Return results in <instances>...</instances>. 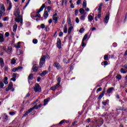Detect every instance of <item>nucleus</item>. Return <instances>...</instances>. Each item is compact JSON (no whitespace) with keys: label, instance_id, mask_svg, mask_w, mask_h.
<instances>
[{"label":"nucleus","instance_id":"obj_1","mask_svg":"<svg viewBox=\"0 0 127 127\" xmlns=\"http://www.w3.org/2000/svg\"><path fill=\"white\" fill-rule=\"evenodd\" d=\"M45 7V4H43L41 7L40 8L39 10H36V17H38L39 18H40L41 17V15L39 13L40 12H41L42 10L44 9Z\"/></svg>","mask_w":127,"mask_h":127},{"label":"nucleus","instance_id":"obj_2","mask_svg":"<svg viewBox=\"0 0 127 127\" xmlns=\"http://www.w3.org/2000/svg\"><path fill=\"white\" fill-rule=\"evenodd\" d=\"M46 59V57L45 56H42L41 57L40 61V64H39L40 68H42V67H43V65H44L45 63Z\"/></svg>","mask_w":127,"mask_h":127},{"label":"nucleus","instance_id":"obj_3","mask_svg":"<svg viewBox=\"0 0 127 127\" xmlns=\"http://www.w3.org/2000/svg\"><path fill=\"white\" fill-rule=\"evenodd\" d=\"M34 90L36 92H39L40 93L41 92V87H40L38 83H36L34 87Z\"/></svg>","mask_w":127,"mask_h":127},{"label":"nucleus","instance_id":"obj_4","mask_svg":"<svg viewBox=\"0 0 127 127\" xmlns=\"http://www.w3.org/2000/svg\"><path fill=\"white\" fill-rule=\"evenodd\" d=\"M20 11L18 9H15L14 12V15L16 17H19L20 16Z\"/></svg>","mask_w":127,"mask_h":127},{"label":"nucleus","instance_id":"obj_5","mask_svg":"<svg viewBox=\"0 0 127 127\" xmlns=\"http://www.w3.org/2000/svg\"><path fill=\"white\" fill-rule=\"evenodd\" d=\"M43 105H42V104H40V105H39L38 106H35L33 107H32V108H30L29 110H28V112H32V111H33V110H34V109L37 110V109H38V108H40V107H42Z\"/></svg>","mask_w":127,"mask_h":127},{"label":"nucleus","instance_id":"obj_6","mask_svg":"<svg viewBox=\"0 0 127 127\" xmlns=\"http://www.w3.org/2000/svg\"><path fill=\"white\" fill-rule=\"evenodd\" d=\"M54 67H56V68H57V69H58V70H60V69H61V68H62V66H61V65H60L59 63H55L54 64Z\"/></svg>","mask_w":127,"mask_h":127},{"label":"nucleus","instance_id":"obj_7","mask_svg":"<svg viewBox=\"0 0 127 127\" xmlns=\"http://www.w3.org/2000/svg\"><path fill=\"white\" fill-rule=\"evenodd\" d=\"M57 46L58 48H59V49H61L62 44H61V40H60V38L57 39Z\"/></svg>","mask_w":127,"mask_h":127},{"label":"nucleus","instance_id":"obj_8","mask_svg":"<svg viewBox=\"0 0 127 127\" xmlns=\"http://www.w3.org/2000/svg\"><path fill=\"white\" fill-rule=\"evenodd\" d=\"M12 87H13V84H12V82H9L8 87L6 88V91L7 92H8V90H11L12 88Z\"/></svg>","mask_w":127,"mask_h":127},{"label":"nucleus","instance_id":"obj_9","mask_svg":"<svg viewBox=\"0 0 127 127\" xmlns=\"http://www.w3.org/2000/svg\"><path fill=\"white\" fill-rule=\"evenodd\" d=\"M53 19L54 20L55 23H57L58 21V18L57 17V13H55L53 16Z\"/></svg>","mask_w":127,"mask_h":127},{"label":"nucleus","instance_id":"obj_10","mask_svg":"<svg viewBox=\"0 0 127 127\" xmlns=\"http://www.w3.org/2000/svg\"><path fill=\"white\" fill-rule=\"evenodd\" d=\"M15 20L16 22H21V23H22V18L21 17V16L16 18L15 19Z\"/></svg>","mask_w":127,"mask_h":127},{"label":"nucleus","instance_id":"obj_11","mask_svg":"<svg viewBox=\"0 0 127 127\" xmlns=\"http://www.w3.org/2000/svg\"><path fill=\"white\" fill-rule=\"evenodd\" d=\"M110 20V14H107L105 18H104V22L105 23H108L109 22V20Z\"/></svg>","mask_w":127,"mask_h":127},{"label":"nucleus","instance_id":"obj_12","mask_svg":"<svg viewBox=\"0 0 127 127\" xmlns=\"http://www.w3.org/2000/svg\"><path fill=\"white\" fill-rule=\"evenodd\" d=\"M12 51V47L9 46L7 47V50L6 51V53H7V54H10Z\"/></svg>","mask_w":127,"mask_h":127},{"label":"nucleus","instance_id":"obj_13","mask_svg":"<svg viewBox=\"0 0 127 127\" xmlns=\"http://www.w3.org/2000/svg\"><path fill=\"white\" fill-rule=\"evenodd\" d=\"M0 10L2 11H5V7L3 4H0Z\"/></svg>","mask_w":127,"mask_h":127},{"label":"nucleus","instance_id":"obj_14","mask_svg":"<svg viewBox=\"0 0 127 127\" xmlns=\"http://www.w3.org/2000/svg\"><path fill=\"white\" fill-rule=\"evenodd\" d=\"M2 117L3 122H6V121L8 120V117H7V115L6 114H4Z\"/></svg>","mask_w":127,"mask_h":127},{"label":"nucleus","instance_id":"obj_15","mask_svg":"<svg viewBox=\"0 0 127 127\" xmlns=\"http://www.w3.org/2000/svg\"><path fill=\"white\" fill-rule=\"evenodd\" d=\"M96 123L98 125H100V126H102L104 123V120L102 119H100L98 121H96Z\"/></svg>","mask_w":127,"mask_h":127},{"label":"nucleus","instance_id":"obj_16","mask_svg":"<svg viewBox=\"0 0 127 127\" xmlns=\"http://www.w3.org/2000/svg\"><path fill=\"white\" fill-rule=\"evenodd\" d=\"M43 15L45 19H46L47 17H48V15H49V14H48V11H45Z\"/></svg>","mask_w":127,"mask_h":127},{"label":"nucleus","instance_id":"obj_17","mask_svg":"<svg viewBox=\"0 0 127 127\" xmlns=\"http://www.w3.org/2000/svg\"><path fill=\"white\" fill-rule=\"evenodd\" d=\"M104 94H105V90L102 91V93L100 94V95L98 98V100H101V99H102L104 97Z\"/></svg>","mask_w":127,"mask_h":127},{"label":"nucleus","instance_id":"obj_18","mask_svg":"<svg viewBox=\"0 0 127 127\" xmlns=\"http://www.w3.org/2000/svg\"><path fill=\"white\" fill-rule=\"evenodd\" d=\"M114 91V87H111L110 88H108V89L107 91V93L108 94H111Z\"/></svg>","mask_w":127,"mask_h":127},{"label":"nucleus","instance_id":"obj_19","mask_svg":"<svg viewBox=\"0 0 127 127\" xmlns=\"http://www.w3.org/2000/svg\"><path fill=\"white\" fill-rule=\"evenodd\" d=\"M65 123H66V124H68L69 123V121H67L65 120H63L62 121H61L60 123H59V125H63V124H65Z\"/></svg>","mask_w":127,"mask_h":127},{"label":"nucleus","instance_id":"obj_20","mask_svg":"<svg viewBox=\"0 0 127 127\" xmlns=\"http://www.w3.org/2000/svg\"><path fill=\"white\" fill-rule=\"evenodd\" d=\"M60 87V85H58V84H57L55 86H53L51 88V90H52L53 91H55V90H56L57 88H59Z\"/></svg>","mask_w":127,"mask_h":127},{"label":"nucleus","instance_id":"obj_21","mask_svg":"<svg viewBox=\"0 0 127 127\" xmlns=\"http://www.w3.org/2000/svg\"><path fill=\"white\" fill-rule=\"evenodd\" d=\"M4 41V38H3V35L0 34V42H3Z\"/></svg>","mask_w":127,"mask_h":127},{"label":"nucleus","instance_id":"obj_22","mask_svg":"<svg viewBox=\"0 0 127 127\" xmlns=\"http://www.w3.org/2000/svg\"><path fill=\"white\" fill-rule=\"evenodd\" d=\"M0 63L1 64V67H3L4 66V63L3 62V59L2 58H0Z\"/></svg>","mask_w":127,"mask_h":127},{"label":"nucleus","instance_id":"obj_23","mask_svg":"<svg viewBox=\"0 0 127 127\" xmlns=\"http://www.w3.org/2000/svg\"><path fill=\"white\" fill-rule=\"evenodd\" d=\"M32 70H33V72H37L38 67L34 65L32 68Z\"/></svg>","mask_w":127,"mask_h":127},{"label":"nucleus","instance_id":"obj_24","mask_svg":"<svg viewBox=\"0 0 127 127\" xmlns=\"http://www.w3.org/2000/svg\"><path fill=\"white\" fill-rule=\"evenodd\" d=\"M21 66H18V67H15L12 69L13 72H16V71H18L19 69H21Z\"/></svg>","mask_w":127,"mask_h":127},{"label":"nucleus","instance_id":"obj_25","mask_svg":"<svg viewBox=\"0 0 127 127\" xmlns=\"http://www.w3.org/2000/svg\"><path fill=\"white\" fill-rule=\"evenodd\" d=\"M36 16V13L35 12H32L31 13V17L33 19H35Z\"/></svg>","mask_w":127,"mask_h":127},{"label":"nucleus","instance_id":"obj_26","mask_svg":"<svg viewBox=\"0 0 127 127\" xmlns=\"http://www.w3.org/2000/svg\"><path fill=\"white\" fill-rule=\"evenodd\" d=\"M68 34H70L71 33V32L72 31V30L74 28V27L71 26L70 27H68Z\"/></svg>","mask_w":127,"mask_h":127},{"label":"nucleus","instance_id":"obj_27","mask_svg":"<svg viewBox=\"0 0 127 127\" xmlns=\"http://www.w3.org/2000/svg\"><path fill=\"white\" fill-rule=\"evenodd\" d=\"M49 101H50V98L46 99L44 100V106H46L48 103Z\"/></svg>","mask_w":127,"mask_h":127},{"label":"nucleus","instance_id":"obj_28","mask_svg":"<svg viewBox=\"0 0 127 127\" xmlns=\"http://www.w3.org/2000/svg\"><path fill=\"white\" fill-rule=\"evenodd\" d=\"M88 19L90 22H92L93 19H94V17L92 16V15H89L88 16Z\"/></svg>","mask_w":127,"mask_h":127},{"label":"nucleus","instance_id":"obj_29","mask_svg":"<svg viewBox=\"0 0 127 127\" xmlns=\"http://www.w3.org/2000/svg\"><path fill=\"white\" fill-rule=\"evenodd\" d=\"M47 73H48V71L45 70V71H43V72L42 73L40 74V76H41V77H44V75H46V74H47Z\"/></svg>","mask_w":127,"mask_h":127},{"label":"nucleus","instance_id":"obj_30","mask_svg":"<svg viewBox=\"0 0 127 127\" xmlns=\"http://www.w3.org/2000/svg\"><path fill=\"white\" fill-rule=\"evenodd\" d=\"M87 7V2L86 0H84L82 4V7L83 8H86Z\"/></svg>","mask_w":127,"mask_h":127},{"label":"nucleus","instance_id":"obj_31","mask_svg":"<svg viewBox=\"0 0 127 127\" xmlns=\"http://www.w3.org/2000/svg\"><path fill=\"white\" fill-rule=\"evenodd\" d=\"M21 44V42H19L17 44H16L15 45V48H17V49L20 48V47H21L20 44Z\"/></svg>","mask_w":127,"mask_h":127},{"label":"nucleus","instance_id":"obj_32","mask_svg":"<svg viewBox=\"0 0 127 127\" xmlns=\"http://www.w3.org/2000/svg\"><path fill=\"white\" fill-rule=\"evenodd\" d=\"M16 29H17V25L15 24L13 26V32H16Z\"/></svg>","mask_w":127,"mask_h":127},{"label":"nucleus","instance_id":"obj_33","mask_svg":"<svg viewBox=\"0 0 127 127\" xmlns=\"http://www.w3.org/2000/svg\"><path fill=\"white\" fill-rule=\"evenodd\" d=\"M3 83L5 84V85H7V84H8V82L7 81V77L5 76L4 78Z\"/></svg>","mask_w":127,"mask_h":127},{"label":"nucleus","instance_id":"obj_34","mask_svg":"<svg viewBox=\"0 0 127 127\" xmlns=\"http://www.w3.org/2000/svg\"><path fill=\"white\" fill-rule=\"evenodd\" d=\"M57 81L58 82L57 83L58 86H60V83H61V77H58Z\"/></svg>","mask_w":127,"mask_h":127},{"label":"nucleus","instance_id":"obj_35","mask_svg":"<svg viewBox=\"0 0 127 127\" xmlns=\"http://www.w3.org/2000/svg\"><path fill=\"white\" fill-rule=\"evenodd\" d=\"M5 15V11L0 10V16H3Z\"/></svg>","mask_w":127,"mask_h":127},{"label":"nucleus","instance_id":"obj_36","mask_svg":"<svg viewBox=\"0 0 127 127\" xmlns=\"http://www.w3.org/2000/svg\"><path fill=\"white\" fill-rule=\"evenodd\" d=\"M68 31L67 28V25H65L64 28V33H67V31Z\"/></svg>","mask_w":127,"mask_h":127},{"label":"nucleus","instance_id":"obj_37","mask_svg":"<svg viewBox=\"0 0 127 127\" xmlns=\"http://www.w3.org/2000/svg\"><path fill=\"white\" fill-rule=\"evenodd\" d=\"M28 80H33V74H32V73H31L28 78Z\"/></svg>","mask_w":127,"mask_h":127},{"label":"nucleus","instance_id":"obj_38","mask_svg":"<svg viewBox=\"0 0 127 127\" xmlns=\"http://www.w3.org/2000/svg\"><path fill=\"white\" fill-rule=\"evenodd\" d=\"M9 18L8 16H6L3 18L4 21H8Z\"/></svg>","mask_w":127,"mask_h":127},{"label":"nucleus","instance_id":"obj_39","mask_svg":"<svg viewBox=\"0 0 127 127\" xmlns=\"http://www.w3.org/2000/svg\"><path fill=\"white\" fill-rule=\"evenodd\" d=\"M15 63H16V61H15V59H14V58H13V59H12L11 60V64L13 65L14 64H15Z\"/></svg>","mask_w":127,"mask_h":127},{"label":"nucleus","instance_id":"obj_40","mask_svg":"<svg viewBox=\"0 0 127 127\" xmlns=\"http://www.w3.org/2000/svg\"><path fill=\"white\" fill-rule=\"evenodd\" d=\"M116 78L118 79V80H121L122 79V75L120 74H118L116 76Z\"/></svg>","mask_w":127,"mask_h":127},{"label":"nucleus","instance_id":"obj_41","mask_svg":"<svg viewBox=\"0 0 127 127\" xmlns=\"http://www.w3.org/2000/svg\"><path fill=\"white\" fill-rule=\"evenodd\" d=\"M79 12L81 14H83V13H84V12H85V10H84V9H83V8H80L79 9Z\"/></svg>","mask_w":127,"mask_h":127},{"label":"nucleus","instance_id":"obj_42","mask_svg":"<svg viewBox=\"0 0 127 127\" xmlns=\"http://www.w3.org/2000/svg\"><path fill=\"white\" fill-rule=\"evenodd\" d=\"M4 86V84H3V82L0 81V88H1V89L3 88V86Z\"/></svg>","mask_w":127,"mask_h":127},{"label":"nucleus","instance_id":"obj_43","mask_svg":"<svg viewBox=\"0 0 127 127\" xmlns=\"http://www.w3.org/2000/svg\"><path fill=\"white\" fill-rule=\"evenodd\" d=\"M108 103H109V100H106L102 102V104L103 105H104V106H106L107 104H108Z\"/></svg>","mask_w":127,"mask_h":127},{"label":"nucleus","instance_id":"obj_44","mask_svg":"<svg viewBox=\"0 0 127 127\" xmlns=\"http://www.w3.org/2000/svg\"><path fill=\"white\" fill-rule=\"evenodd\" d=\"M87 38H88V35L85 34V35L84 36V37H83V39H82V41H85V40H86Z\"/></svg>","mask_w":127,"mask_h":127},{"label":"nucleus","instance_id":"obj_45","mask_svg":"<svg viewBox=\"0 0 127 127\" xmlns=\"http://www.w3.org/2000/svg\"><path fill=\"white\" fill-rule=\"evenodd\" d=\"M86 17V16L85 15H82L80 16V19L81 20H85V17Z\"/></svg>","mask_w":127,"mask_h":127},{"label":"nucleus","instance_id":"obj_46","mask_svg":"<svg viewBox=\"0 0 127 127\" xmlns=\"http://www.w3.org/2000/svg\"><path fill=\"white\" fill-rule=\"evenodd\" d=\"M104 60H109V55L104 56Z\"/></svg>","mask_w":127,"mask_h":127},{"label":"nucleus","instance_id":"obj_47","mask_svg":"<svg viewBox=\"0 0 127 127\" xmlns=\"http://www.w3.org/2000/svg\"><path fill=\"white\" fill-rule=\"evenodd\" d=\"M37 42H38L37 39H35L33 40V43H34V44H37Z\"/></svg>","mask_w":127,"mask_h":127},{"label":"nucleus","instance_id":"obj_48","mask_svg":"<svg viewBox=\"0 0 127 127\" xmlns=\"http://www.w3.org/2000/svg\"><path fill=\"white\" fill-rule=\"evenodd\" d=\"M121 72L122 73H123V74H126V73H127V71H126V70H125V69H124V68H121Z\"/></svg>","mask_w":127,"mask_h":127},{"label":"nucleus","instance_id":"obj_49","mask_svg":"<svg viewBox=\"0 0 127 127\" xmlns=\"http://www.w3.org/2000/svg\"><path fill=\"white\" fill-rule=\"evenodd\" d=\"M11 9V4L10 3H9V6L7 8V10H10Z\"/></svg>","mask_w":127,"mask_h":127},{"label":"nucleus","instance_id":"obj_50","mask_svg":"<svg viewBox=\"0 0 127 127\" xmlns=\"http://www.w3.org/2000/svg\"><path fill=\"white\" fill-rule=\"evenodd\" d=\"M101 11H102V7H99L98 9V13H101Z\"/></svg>","mask_w":127,"mask_h":127},{"label":"nucleus","instance_id":"obj_51","mask_svg":"<svg viewBox=\"0 0 127 127\" xmlns=\"http://www.w3.org/2000/svg\"><path fill=\"white\" fill-rule=\"evenodd\" d=\"M84 28H81L79 30L80 33H83V32H84Z\"/></svg>","mask_w":127,"mask_h":127},{"label":"nucleus","instance_id":"obj_52","mask_svg":"<svg viewBox=\"0 0 127 127\" xmlns=\"http://www.w3.org/2000/svg\"><path fill=\"white\" fill-rule=\"evenodd\" d=\"M30 112H26L25 113V115H24V116H23V117H26V116H27L28 114H30Z\"/></svg>","mask_w":127,"mask_h":127},{"label":"nucleus","instance_id":"obj_53","mask_svg":"<svg viewBox=\"0 0 127 127\" xmlns=\"http://www.w3.org/2000/svg\"><path fill=\"white\" fill-rule=\"evenodd\" d=\"M47 9H48V12H49L50 11V10H51V6H48V7H47Z\"/></svg>","mask_w":127,"mask_h":127},{"label":"nucleus","instance_id":"obj_54","mask_svg":"<svg viewBox=\"0 0 127 127\" xmlns=\"http://www.w3.org/2000/svg\"><path fill=\"white\" fill-rule=\"evenodd\" d=\"M68 26L70 27L72 26V22H67Z\"/></svg>","mask_w":127,"mask_h":127},{"label":"nucleus","instance_id":"obj_55","mask_svg":"<svg viewBox=\"0 0 127 127\" xmlns=\"http://www.w3.org/2000/svg\"><path fill=\"white\" fill-rule=\"evenodd\" d=\"M81 44L83 47H85V46H86V44H85V43L83 41H82Z\"/></svg>","mask_w":127,"mask_h":127},{"label":"nucleus","instance_id":"obj_56","mask_svg":"<svg viewBox=\"0 0 127 127\" xmlns=\"http://www.w3.org/2000/svg\"><path fill=\"white\" fill-rule=\"evenodd\" d=\"M102 88L101 87L98 88L97 89V93H98V92H101V91H102Z\"/></svg>","mask_w":127,"mask_h":127},{"label":"nucleus","instance_id":"obj_57","mask_svg":"<svg viewBox=\"0 0 127 127\" xmlns=\"http://www.w3.org/2000/svg\"><path fill=\"white\" fill-rule=\"evenodd\" d=\"M9 115H10V116H13V115H15V112H9Z\"/></svg>","mask_w":127,"mask_h":127},{"label":"nucleus","instance_id":"obj_58","mask_svg":"<svg viewBox=\"0 0 127 127\" xmlns=\"http://www.w3.org/2000/svg\"><path fill=\"white\" fill-rule=\"evenodd\" d=\"M79 18L77 17L75 19V22H76V23H79Z\"/></svg>","mask_w":127,"mask_h":127},{"label":"nucleus","instance_id":"obj_59","mask_svg":"<svg viewBox=\"0 0 127 127\" xmlns=\"http://www.w3.org/2000/svg\"><path fill=\"white\" fill-rule=\"evenodd\" d=\"M41 28H42V29L45 28V25L44 24H42L41 25Z\"/></svg>","mask_w":127,"mask_h":127},{"label":"nucleus","instance_id":"obj_60","mask_svg":"<svg viewBox=\"0 0 127 127\" xmlns=\"http://www.w3.org/2000/svg\"><path fill=\"white\" fill-rule=\"evenodd\" d=\"M2 49L4 51L6 52V47H2Z\"/></svg>","mask_w":127,"mask_h":127},{"label":"nucleus","instance_id":"obj_61","mask_svg":"<svg viewBox=\"0 0 127 127\" xmlns=\"http://www.w3.org/2000/svg\"><path fill=\"white\" fill-rule=\"evenodd\" d=\"M78 12H79V10H78V9L75 10V15H77L78 14Z\"/></svg>","mask_w":127,"mask_h":127},{"label":"nucleus","instance_id":"obj_62","mask_svg":"<svg viewBox=\"0 0 127 127\" xmlns=\"http://www.w3.org/2000/svg\"><path fill=\"white\" fill-rule=\"evenodd\" d=\"M5 36H6L7 37H8V36H9V33H8V32H6L5 33Z\"/></svg>","mask_w":127,"mask_h":127},{"label":"nucleus","instance_id":"obj_63","mask_svg":"<svg viewBox=\"0 0 127 127\" xmlns=\"http://www.w3.org/2000/svg\"><path fill=\"white\" fill-rule=\"evenodd\" d=\"M81 3V0H78L76 2L77 4H80Z\"/></svg>","mask_w":127,"mask_h":127},{"label":"nucleus","instance_id":"obj_64","mask_svg":"<svg viewBox=\"0 0 127 127\" xmlns=\"http://www.w3.org/2000/svg\"><path fill=\"white\" fill-rule=\"evenodd\" d=\"M63 35V32H60L59 34V36H62Z\"/></svg>","mask_w":127,"mask_h":127}]
</instances>
